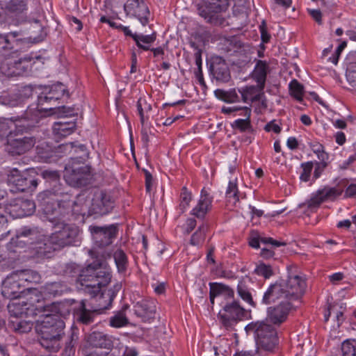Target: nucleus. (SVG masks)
<instances>
[{
    "label": "nucleus",
    "mask_w": 356,
    "mask_h": 356,
    "mask_svg": "<svg viewBox=\"0 0 356 356\" xmlns=\"http://www.w3.org/2000/svg\"><path fill=\"white\" fill-rule=\"evenodd\" d=\"M137 110L140 115L141 125L148 123L152 111V105L145 99L139 98L137 102Z\"/></svg>",
    "instance_id": "obj_36"
},
{
    "label": "nucleus",
    "mask_w": 356,
    "mask_h": 356,
    "mask_svg": "<svg viewBox=\"0 0 356 356\" xmlns=\"http://www.w3.org/2000/svg\"><path fill=\"white\" fill-rule=\"evenodd\" d=\"M132 310L141 321L149 323L155 318L156 304L153 300L142 299L134 304Z\"/></svg>",
    "instance_id": "obj_23"
},
{
    "label": "nucleus",
    "mask_w": 356,
    "mask_h": 356,
    "mask_svg": "<svg viewBox=\"0 0 356 356\" xmlns=\"http://www.w3.org/2000/svg\"><path fill=\"white\" fill-rule=\"evenodd\" d=\"M22 36L21 31H11L5 35L0 34V53L7 55L20 51L26 43Z\"/></svg>",
    "instance_id": "obj_15"
},
{
    "label": "nucleus",
    "mask_w": 356,
    "mask_h": 356,
    "mask_svg": "<svg viewBox=\"0 0 356 356\" xmlns=\"http://www.w3.org/2000/svg\"><path fill=\"white\" fill-rule=\"evenodd\" d=\"M280 281L289 296V300H298L305 292L307 286L305 278L300 275L293 273L291 270L289 271L287 279Z\"/></svg>",
    "instance_id": "obj_14"
},
{
    "label": "nucleus",
    "mask_w": 356,
    "mask_h": 356,
    "mask_svg": "<svg viewBox=\"0 0 356 356\" xmlns=\"http://www.w3.org/2000/svg\"><path fill=\"white\" fill-rule=\"evenodd\" d=\"M248 333L252 332L256 342V352H272L278 343L277 333L273 325L264 321L252 322L246 325Z\"/></svg>",
    "instance_id": "obj_5"
},
{
    "label": "nucleus",
    "mask_w": 356,
    "mask_h": 356,
    "mask_svg": "<svg viewBox=\"0 0 356 356\" xmlns=\"http://www.w3.org/2000/svg\"><path fill=\"white\" fill-rule=\"evenodd\" d=\"M42 235L37 228L24 227L17 231L15 238H12L10 245L23 248L26 245H33Z\"/></svg>",
    "instance_id": "obj_20"
},
{
    "label": "nucleus",
    "mask_w": 356,
    "mask_h": 356,
    "mask_svg": "<svg viewBox=\"0 0 356 356\" xmlns=\"http://www.w3.org/2000/svg\"><path fill=\"white\" fill-rule=\"evenodd\" d=\"M208 229V227L205 224L200 225L197 230L191 236L190 243L193 245H198L201 244L205 238V233Z\"/></svg>",
    "instance_id": "obj_48"
},
{
    "label": "nucleus",
    "mask_w": 356,
    "mask_h": 356,
    "mask_svg": "<svg viewBox=\"0 0 356 356\" xmlns=\"http://www.w3.org/2000/svg\"><path fill=\"white\" fill-rule=\"evenodd\" d=\"M47 90V88L45 90ZM65 93L69 97V92L63 83H57L51 86L48 88V91H43L38 96V109L45 111H51L57 100L60 99Z\"/></svg>",
    "instance_id": "obj_13"
},
{
    "label": "nucleus",
    "mask_w": 356,
    "mask_h": 356,
    "mask_svg": "<svg viewBox=\"0 0 356 356\" xmlns=\"http://www.w3.org/2000/svg\"><path fill=\"white\" fill-rule=\"evenodd\" d=\"M8 181L10 186V191L13 193L32 192L38 184L36 173L33 169H27L21 172L17 168H13L8 175Z\"/></svg>",
    "instance_id": "obj_8"
},
{
    "label": "nucleus",
    "mask_w": 356,
    "mask_h": 356,
    "mask_svg": "<svg viewBox=\"0 0 356 356\" xmlns=\"http://www.w3.org/2000/svg\"><path fill=\"white\" fill-rule=\"evenodd\" d=\"M43 245L46 250V258H50L53 256L55 251L60 250V248H57L52 241V235L51 234L47 238L43 240Z\"/></svg>",
    "instance_id": "obj_58"
},
{
    "label": "nucleus",
    "mask_w": 356,
    "mask_h": 356,
    "mask_svg": "<svg viewBox=\"0 0 356 356\" xmlns=\"http://www.w3.org/2000/svg\"><path fill=\"white\" fill-rule=\"evenodd\" d=\"M54 225L55 231L51 234L53 243L60 250L65 247L76 245L80 242L79 227L74 224L58 221Z\"/></svg>",
    "instance_id": "obj_9"
},
{
    "label": "nucleus",
    "mask_w": 356,
    "mask_h": 356,
    "mask_svg": "<svg viewBox=\"0 0 356 356\" xmlns=\"http://www.w3.org/2000/svg\"><path fill=\"white\" fill-rule=\"evenodd\" d=\"M218 297L224 298L225 302L234 300V291L229 286L222 283L211 282Z\"/></svg>",
    "instance_id": "obj_40"
},
{
    "label": "nucleus",
    "mask_w": 356,
    "mask_h": 356,
    "mask_svg": "<svg viewBox=\"0 0 356 356\" xmlns=\"http://www.w3.org/2000/svg\"><path fill=\"white\" fill-rule=\"evenodd\" d=\"M63 195L66 196L65 200H58V205L56 209V213L55 217H52L54 224L58 221H63L62 219L70 215L72 212V203L70 199V195L68 193H65Z\"/></svg>",
    "instance_id": "obj_31"
},
{
    "label": "nucleus",
    "mask_w": 356,
    "mask_h": 356,
    "mask_svg": "<svg viewBox=\"0 0 356 356\" xmlns=\"http://www.w3.org/2000/svg\"><path fill=\"white\" fill-rule=\"evenodd\" d=\"M15 273L8 276L3 282L1 294L8 299H16L25 290H31V287L22 284Z\"/></svg>",
    "instance_id": "obj_18"
},
{
    "label": "nucleus",
    "mask_w": 356,
    "mask_h": 356,
    "mask_svg": "<svg viewBox=\"0 0 356 356\" xmlns=\"http://www.w3.org/2000/svg\"><path fill=\"white\" fill-rule=\"evenodd\" d=\"M50 305H44L42 294L36 289L31 291L27 300H18L8 305L10 317L18 318L33 316L40 312H49Z\"/></svg>",
    "instance_id": "obj_6"
},
{
    "label": "nucleus",
    "mask_w": 356,
    "mask_h": 356,
    "mask_svg": "<svg viewBox=\"0 0 356 356\" xmlns=\"http://www.w3.org/2000/svg\"><path fill=\"white\" fill-rule=\"evenodd\" d=\"M78 340V334L72 332L69 336L67 341L65 342L63 350V355L65 356H73L74 355Z\"/></svg>",
    "instance_id": "obj_44"
},
{
    "label": "nucleus",
    "mask_w": 356,
    "mask_h": 356,
    "mask_svg": "<svg viewBox=\"0 0 356 356\" xmlns=\"http://www.w3.org/2000/svg\"><path fill=\"white\" fill-rule=\"evenodd\" d=\"M95 314H99L97 312H93L92 306L87 308L86 301L81 300L80 307L76 312L77 321L83 325H89L93 322Z\"/></svg>",
    "instance_id": "obj_33"
},
{
    "label": "nucleus",
    "mask_w": 356,
    "mask_h": 356,
    "mask_svg": "<svg viewBox=\"0 0 356 356\" xmlns=\"http://www.w3.org/2000/svg\"><path fill=\"white\" fill-rule=\"evenodd\" d=\"M33 94L32 88L29 86L23 87L17 93L4 94L1 96L0 102L2 104L10 107L21 106L24 102Z\"/></svg>",
    "instance_id": "obj_27"
},
{
    "label": "nucleus",
    "mask_w": 356,
    "mask_h": 356,
    "mask_svg": "<svg viewBox=\"0 0 356 356\" xmlns=\"http://www.w3.org/2000/svg\"><path fill=\"white\" fill-rule=\"evenodd\" d=\"M113 208V202L111 196L102 191H99L93 195L88 209V216H102L111 212Z\"/></svg>",
    "instance_id": "obj_16"
},
{
    "label": "nucleus",
    "mask_w": 356,
    "mask_h": 356,
    "mask_svg": "<svg viewBox=\"0 0 356 356\" xmlns=\"http://www.w3.org/2000/svg\"><path fill=\"white\" fill-rule=\"evenodd\" d=\"M341 193L342 191L338 190L334 187H325L313 193L311 198L305 203L300 204V207H301L307 205L308 209L314 210L318 208L324 201L329 199H334L335 197L341 195Z\"/></svg>",
    "instance_id": "obj_21"
},
{
    "label": "nucleus",
    "mask_w": 356,
    "mask_h": 356,
    "mask_svg": "<svg viewBox=\"0 0 356 356\" xmlns=\"http://www.w3.org/2000/svg\"><path fill=\"white\" fill-rule=\"evenodd\" d=\"M156 34L155 32L150 35H138L134 33V35L133 36V39L135 42L138 41V42H142L147 44H150L154 42L156 40Z\"/></svg>",
    "instance_id": "obj_59"
},
{
    "label": "nucleus",
    "mask_w": 356,
    "mask_h": 356,
    "mask_svg": "<svg viewBox=\"0 0 356 356\" xmlns=\"http://www.w3.org/2000/svg\"><path fill=\"white\" fill-rule=\"evenodd\" d=\"M209 70L213 78L218 82L227 83L231 79L229 67L221 57L213 58Z\"/></svg>",
    "instance_id": "obj_26"
},
{
    "label": "nucleus",
    "mask_w": 356,
    "mask_h": 356,
    "mask_svg": "<svg viewBox=\"0 0 356 356\" xmlns=\"http://www.w3.org/2000/svg\"><path fill=\"white\" fill-rule=\"evenodd\" d=\"M343 356H356V341L346 340L341 345Z\"/></svg>",
    "instance_id": "obj_52"
},
{
    "label": "nucleus",
    "mask_w": 356,
    "mask_h": 356,
    "mask_svg": "<svg viewBox=\"0 0 356 356\" xmlns=\"http://www.w3.org/2000/svg\"><path fill=\"white\" fill-rule=\"evenodd\" d=\"M72 212L76 215H81L84 216L85 215L88 216V209L89 207L86 203V200L83 195H79L76 197L75 201H72Z\"/></svg>",
    "instance_id": "obj_41"
},
{
    "label": "nucleus",
    "mask_w": 356,
    "mask_h": 356,
    "mask_svg": "<svg viewBox=\"0 0 356 356\" xmlns=\"http://www.w3.org/2000/svg\"><path fill=\"white\" fill-rule=\"evenodd\" d=\"M225 194L227 201L232 203L234 205L239 202L238 190L236 182L229 181Z\"/></svg>",
    "instance_id": "obj_46"
},
{
    "label": "nucleus",
    "mask_w": 356,
    "mask_h": 356,
    "mask_svg": "<svg viewBox=\"0 0 356 356\" xmlns=\"http://www.w3.org/2000/svg\"><path fill=\"white\" fill-rule=\"evenodd\" d=\"M111 280L110 271L103 267L101 261L89 264L80 274L78 280L85 293L91 296L90 305L93 308V312L101 314L108 309L116 293L120 290L121 285L119 284L110 289H102L110 283Z\"/></svg>",
    "instance_id": "obj_1"
},
{
    "label": "nucleus",
    "mask_w": 356,
    "mask_h": 356,
    "mask_svg": "<svg viewBox=\"0 0 356 356\" xmlns=\"http://www.w3.org/2000/svg\"><path fill=\"white\" fill-rule=\"evenodd\" d=\"M195 64L197 66V70L195 71V76L198 80L199 83L205 86V82L203 78V74L202 71V50H197V52L194 54Z\"/></svg>",
    "instance_id": "obj_53"
},
{
    "label": "nucleus",
    "mask_w": 356,
    "mask_h": 356,
    "mask_svg": "<svg viewBox=\"0 0 356 356\" xmlns=\"http://www.w3.org/2000/svg\"><path fill=\"white\" fill-rule=\"evenodd\" d=\"M248 282V279H242L239 281L237 286V293L238 296L246 302L253 307H255L256 304L253 301L252 295L250 292Z\"/></svg>",
    "instance_id": "obj_39"
},
{
    "label": "nucleus",
    "mask_w": 356,
    "mask_h": 356,
    "mask_svg": "<svg viewBox=\"0 0 356 356\" xmlns=\"http://www.w3.org/2000/svg\"><path fill=\"white\" fill-rule=\"evenodd\" d=\"M113 258L118 272H125L128 265V259L124 251L120 249L117 250L113 253Z\"/></svg>",
    "instance_id": "obj_43"
},
{
    "label": "nucleus",
    "mask_w": 356,
    "mask_h": 356,
    "mask_svg": "<svg viewBox=\"0 0 356 356\" xmlns=\"http://www.w3.org/2000/svg\"><path fill=\"white\" fill-rule=\"evenodd\" d=\"M58 111V115H60V117L61 120L58 121V122H65V123H70L71 121L67 120V117L68 116H74L75 115H77V111H75V109L74 107H66L65 106L57 108Z\"/></svg>",
    "instance_id": "obj_55"
},
{
    "label": "nucleus",
    "mask_w": 356,
    "mask_h": 356,
    "mask_svg": "<svg viewBox=\"0 0 356 356\" xmlns=\"http://www.w3.org/2000/svg\"><path fill=\"white\" fill-rule=\"evenodd\" d=\"M10 120L15 123V128L8 134L4 149L11 156H21L29 152L36 143L35 137L29 132L38 122V115H30L26 110L21 117H11Z\"/></svg>",
    "instance_id": "obj_2"
},
{
    "label": "nucleus",
    "mask_w": 356,
    "mask_h": 356,
    "mask_svg": "<svg viewBox=\"0 0 356 356\" xmlns=\"http://www.w3.org/2000/svg\"><path fill=\"white\" fill-rule=\"evenodd\" d=\"M291 300L281 281H279L269 286L264 294L262 303L270 305L277 301L280 302L282 301L290 302Z\"/></svg>",
    "instance_id": "obj_25"
},
{
    "label": "nucleus",
    "mask_w": 356,
    "mask_h": 356,
    "mask_svg": "<svg viewBox=\"0 0 356 356\" xmlns=\"http://www.w3.org/2000/svg\"><path fill=\"white\" fill-rule=\"evenodd\" d=\"M1 64V70L7 76H19L27 75L31 72L35 60H40L41 56L33 57L29 54L22 55L18 52L10 54Z\"/></svg>",
    "instance_id": "obj_7"
},
{
    "label": "nucleus",
    "mask_w": 356,
    "mask_h": 356,
    "mask_svg": "<svg viewBox=\"0 0 356 356\" xmlns=\"http://www.w3.org/2000/svg\"><path fill=\"white\" fill-rule=\"evenodd\" d=\"M31 250H33L34 257L38 259L46 258V252H44L46 250H44V245H43V241H42L41 237L32 245Z\"/></svg>",
    "instance_id": "obj_57"
},
{
    "label": "nucleus",
    "mask_w": 356,
    "mask_h": 356,
    "mask_svg": "<svg viewBox=\"0 0 356 356\" xmlns=\"http://www.w3.org/2000/svg\"><path fill=\"white\" fill-rule=\"evenodd\" d=\"M289 90L291 96L294 97L298 101L302 100L304 87L296 79L292 80L289 83Z\"/></svg>",
    "instance_id": "obj_51"
},
{
    "label": "nucleus",
    "mask_w": 356,
    "mask_h": 356,
    "mask_svg": "<svg viewBox=\"0 0 356 356\" xmlns=\"http://www.w3.org/2000/svg\"><path fill=\"white\" fill-rule=\"evenodd\" d=\"M58 149V152H67L72 154L68 163L76 162L83 164L89 157V152L86 145L83 144L76 145L75 143H68L60 145Z\"/></svg>",
    "instance_id": "obj_24"
},
{
    "label": "nucleus",
    "mask_w": 356,
    "mask_h": 356,
    "mask_svg": "<svg viewBox=\"0 0 356 356\" xmlns=\"http://www.w3.org/2000/svg\"><path fill=\"white\" fill-rule=\"evenodd\" d=\"M9 232L7 218L0 213V240L6 237Z\"/></svg>",
    "instance_id": "obj_63"
},
{
    "label": "nucleus",
    "mask_w": 356,
    "mask_h": 356,
    "mask_svg": "<svg viewBox=\"0 0 356 356\" xmlns=\"http://www.w3.org/2000/svg\"><path fill=\"white\" fill-rule=\"evenodd\" d=\"M15 273L17 275V277L19 279L22 284L26 286L29 284H38L41 280L40 274L32 270H24Z\"/></svg>",
    "instance_id": "obj_37"
},
{
    "label": "nucleus",
    "mask_w": 356,
    "mask_h": 356,
    "mask_svg": "<svg viewBox=\"0 0 356 356\" xmlns=\"http://www.w3.org/2000/svg\"><path fill=\"white\" fill-rule=\"evenodd\" d=\"M243 111H244V117L245 119H238L235 120L234 127L236 129H238L241 131H244L248 129L250 127V115H251V109L247 106L243 107Z\"/></svg>",
    "instance_id": "obj_45"
},
{
    "label": "nucleus",
    "mask_w": 356,
    "mask_h": 356,
    "mask_svg": "<svg viewBox=\"0 0 356 356\" xmlns=\"http://www.w3.org/2000/svg\"><path fill=\"white\" fill-rule=\"evenodd\" d=\"M291 308L292 305L289 301H282L277 306L269 307L267 309V316L265 321L280 326L286 320Z\"/></svg>",
    "instance_id": "obj_22"
},
{
    "label": "nucleus",
    "mask_w": 356,
    "mask_h": 356,
    "mask_svg": "<svg viewBox=\"0 0 356 356\" xmlns=\"http://www.w3.org/2000/svg\"><path fill=\"white\" fill-rule=\"evenodd\" d=\"M314 163L309 161L301 164L302 172L300 174V179L303 181H308L313 168Z\"/></svg>",
    "instance_id": "obj_60"
},
{
    "label": "nucleus",
    "mask_w": 356,
    "mask_h": 356,
    "mask_svg": "<svg viewBox=\"0 0 356 356\" xmlns=\"http://www.w3.org/2000/svg\"><path fill=\"white\" fill-rule=\"evenodd\" d=\"M89 230L95 243V245L89 251V254L97 258L93 262L101 261L103 263V267H105L103 259L111 257V252L108 250V246L112 243L113 239L116 237L118 229L113 225L106 227L91 225L89 227Z\"/></svg>",
    "instance_id": "obj_4"
},
{
    "label": "nucleus",
    "mask_w": 356,
    "mask_h": 356,
    "mask_svg": "<svg viewBox=\"0 0 356 356\" xmlns=\"http://www.w3.org/2000/svg\"><path fill=\"white\" fill-rule=\"evenodd\" d=\"M64 193L58 189L53 188L52 190H47L39 194L38 200L40 202L44 214L54 223L52 217H55L56 209L58 205V200H54L50 197L51 195L55 196L62 195Z\"/></svg>",
    "instance_id": "obj_17"
},
{
    "label": "nucleus",
    "mask_w": 356,
    "mask_h": 356,
    "mask_svg": "<svg viewBox=\"0 0 356 356\" xmlns=\"http://www.w3.org/2000/svg\"><path fill=\"white\" fill-rule=\"evenodd\" d=\"M46 293L52 296H59L70 291L67 284L62 281L47 283L44 286Z\"/></svg>",
    "instance_id": "obj_35"
},
{
    "label": "nucleus",
    "mask_w": 356,
    "mask_h": 356,
    "mask_svg": "<svg viewBox=\"0 0 356 356\" xmlns=\"http://www.w3.org/2000/svg\"><path fill=\"white\" fill-rule=\"evenodd\" d=\"M209 4L212 12L220 13L227 8L229 0H209Z\"/></svg>",
    "instance_id": "obj_56"
},
{
    "label": "nucleus",
    "mask_w": 356,
    "mask_h": 356,
    "mask_svg": "<svg viewBox=\"0 0 356 356\" xmlns=\"http://www.w3.org/2000/svg\"><path fill=\"white\" fill-rule=\"evenodd\" d=\"M192 200V194L189 192L186 186L181 188L180 195V204L179 209L182 212H184L186 208L189 206Z\"/></svg>",
    "instance_id": "obj_54"
},
{
    "label": "nucleus",
    "mask_w": 356,
    "mask_h": 356,
    "mask_svg": "<svg viewBox=\"0 0 356 356\" xmlns=\"http://www.w3.org/2000/svg\"><path fill=\"white\" fill-rule=\"evenodd\" d=\"M76 129V122L73 120L70 123L55 122L53 125V133L57 138L66 137L72 134Z\"/></svg>",
    "instance_id": "obj_34"
},
{
    "label": "nucleus",
    "mask_w": 356,
    "mask_h": 356,
    "mask_svg": "<svg viewBox=\"0 0 356 356\" xmlns=\"http://www.w3.org/2000/svg\"><path fill=\"white\" fill-rule=\"evenodd\" d=\"M221 304L222 309L218 312V318L223 327L227 330L232 329L245 316V309L235 300Z\"/></svg>",
    "instance_id": "obj_11"
},
{
    "label": "nucleus",
    "mask_w": 356,
    "mask_h": 356,
    "mask_svg": "<svg viewBox=\"0 0 356 356\" xmlns=\"http://www.w3.org/2000/svg\"><path fill=\"white\" fill-rule=\"evenodd\" d=\"M26 0H10L7 4L8 10L15 14H20L27 10Z\"/></svg>",
    "instance_id": "obj_47"
},
{
    "label": "nucleus",
    "mask_w": 356,
    "mask_h": 356,
    "mask_svg": "<svg viewBox=\"0 0 356 356\" xmlns=\"http://www.w3.org/2000/svg\"><path fill=\"white\" fill-rule=\"evenodd\" d=\"M347 42L346 41L342 42L337 48L334 54L329 58H327V61L333 63L334 65H337L339 60V58L341 51L346 47Z\"/></svg>",
    "instance_id": "obj_62"
},
{
    "label": "nucleus",
    "mask_w": 356,
    "mask_h": 356,
    "mask_svg": "<svg viewBox=\"0 0 356 356\" xmlns=\"http://www.w3.org/2000/svg\"><path fill=\"white\" fill-rule=\"evenodd\" d=\"M10 323L15 331L20 333L30 332L33 325L30 321L18 320V318L15 321L10 320Z\"/></svg>",
    "instance_id": "obj_49"
},
{
    "label": "nucleus",
    "mask_w": 356,
    "mask_h": 356,
    "mask_svg": "<svg viewBox=\"0 0 356 356\" xmlns=\"http://www.w3.org/2000/svg\"><path fill=\"white\" fill-rule=\"evenodd\" d=\"M80 164L76 162L67 163L65 167L64 178L67 183L73 187L85 186L91 178L90 166H80Z\"/></svg>",
    "instance_id": "obj_12"
},
{
    "label": "nucleus",
    "mask_w": 356,
    "mask_h": 356,
    "mask_svg": "<svg viewBox=\"0 0 356 356\" xmlns=\"http://www.w3.org/2000/svg\"><path fill=\"white\" fill-rule=\"evenodd\" d=\"M128 305H124L122 309L118 311L110 318V325L113 327H121L128 324L129 321L125 314Z\"/></svg>",
    "instance_id": "obj_42"
},
{
    "label": "nucleus",
    "mask_w": 356,
    "mask_h": 356,
    "mask_svg": "<svg viewBox=\"0 0 356 356\" xmlns=\"http://www.w3.org/2000/svg\"><path fill=\"white\" fill-rule=\"evenodd\" d=\"M124 9L127 15L136 17L143 26L148 24L150 13L143 0H127Z\"/></svg>",
    "instance_id": "obj_19"
},
{
    "label": "nucleus",
    "mask_w": 356,
    "mask_h": 356,
    "mask_svg": "<svg viewBox=\"0 0 356 356\" xmlns=\"http://www.w3.org/2000/svg\"><path fill=\"white\" fill-rule=\"evenodd\" d=\"M41 317L42 319L37 320L35 330L41 337V345L49 348L61 339L65 323L56 314L44 312Z\"/></svg>",
    "instance_id": "obj_3"
},
{
    "label": "nucleus",
    "mask_w": 356,
    "mask_h": 356,
    "mask_svg": "<svg viewBox=\"0 0 356 356\" xmlns=\"http://www.w3.org/2000/svg\"><path fill=\"white\" fill-rule=\"evenodd\" d=\"M42 176L45 179L56 182L59 179V174L55 170H44L42 172Z\"/></svg>",
    "instance_id": "obj_64"
},
{
    "label": "nucleus",
    "mask_w": 356,
    "mask_h": 356,
    "mask_svg": "<svg viewBox=\"0 0 356 356\" xmlns=\"http://www.w3.org/2000/svg\"><path fill=\"white\" fill-rule=\"evenodd\" d=\"M88 345L82 350L83 356H106L113 348L110 337L102 332H93L88 337Z\"/></svg>",
    "instance_id": "obj_10"
},
{
    "label": "nucleus",
    "mask_w": 356,
    "mask_h": 356,
    "mask_svg": "<svg viewBox=\"0 0 356 356\" xmlns=\"http://www.w3.org/2000/svg\"><path fill=\"white\" fill-rule=\"evenodd\" d=\"M212 197L209 195L208 191L203 188L201 191L200 198L197 206L192 210L191 214L197 218L202 219L206 213L211 208Z\"/></svg>",
    "instance_id": "obj_29"
},
{
    "label": "nucleus",
    "mask_w": 356,
    "mask_h": 356,
    "mask_svg": "<svg viewBox=\"0 0 356 356\" xmlns=\"http://www.w3.org/2000/svg\"><path fill=\"white\" fill-rule=\"evenodd\" d=\"M346 76L350 86L353 90H356V62L348 63Z\"/></svg>",
    "instance_id": "obj_50"
},
{
    "label": "nucleus",
    "mask_w": 356,
    "mask_h": 356,
    "mask_svg": "<svg viewBox=\"0 0 356 356\" xmlns=\"http://www.w3.org/2000/svg\"><path fill=\"white\" fill-rule=\"evenodd\" d=\"M35 209V204L33 201L19 199L10 206V212L15 218H23L33 214Z\"/></svg>",
    "instance_id": "obj_28"
},
{
    "label": "nucleus",
    "mask_w": 356,
    "mask_h": 356,
    "mask_svg": "<svg viewBox=\"0 0 356 356\" xmlns=\"http://www.w3.org/2000/svg\"><path fill=\"white\" fill-rule=\"evenodd\" d=\"M36 152L41 161L51 163L57 160L56 150L47 143H42L36 147Z\"/></svg>",
    "instance_id": "obj_32"
},
{
    "label": "nucleus",
    "mask_w": 356,
    "mask_h": 356,
    "mask_svg": "<svg viewBox=\"0 0 356 356\" xmlns=\"http://www.w3.org/2000/svg\"><path fill=\"white\" fill-rule=\"evenodd\" d=\"M255 273L259 275H262L265 278H269L273 275V270L270 266L261 264L257 266Z\"/></svg>",
    "instance_id": "obj_61"
},
{
    "label": "nucleus",
    "mask_w": 356,
    "mask_h": 356,
    "mask_svg": "<svg viewBox=\"0 0 356 356\" xmlns=\"http://www.w3.org/2000/svg\"><path fill=\"white\" fill-rule=\"evenodd\" d=\"M269 72L268 63L265 60H257L252 72V77L257 83L259 91L265 87L267 74Z\"/></svg>",
    "instance_id": "obj_30"
},
{
    "label": "nucleus",
    "mask_w": 356,
    "mask_h": 356,
    "mask_svg": "<svg viewBox=\"0 0 356 356\" xmlns=\"http://www.w3.org/2000/svg\"><path fill=\"white\" fill-rule=\"evenodd\" d=\"M214 94L218 99L228 104L236 103L240 101V97L238 95L235 88H232L229 90L216 89L214 91Z\"/></svg>",
    "instance_id": "obj_38"
}]
</instances>
